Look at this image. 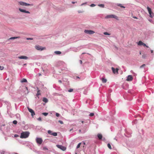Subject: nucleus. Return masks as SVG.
I'll return each instance as SVG.
<instances>
[{"instance_id": "nucleus-1", "label": "nucleus", "mask_w": 154, "mask_h": 154, "mask_svg": "<svg viewBox=\"0 0 154 154\" xmlns=\"http://www.w3.org/2000/svg\"><path fill=\"white\" fill-rule=\"evenodd\" d=\"M18 58L21 59H31L32 60H35L37 59L36 56H32L31 57H28L27 56H21L18 57Z\"/></svg>"}, {"instance_id": "nucleus-2", "label": "nucleus", "mask_w": 154, "mask_h": 154, "mask_svg": "<svg viewBox=\"0 0 154 154\" xmlns=\"http://www.w3.org/2000/svg\"><path fill=\"white\" fill-rule=\"evenodd\" d=\"M29 132L28 131L22 132L21 134L20 137L21 138H26L29 137Z\"/></svg>"}, {"instance_id": "nucleus-3", "label": "nucleus", "mask_w": 154, "mask_h": 154, "mask_svg": "<svg viewBox=\"0 0 154 154\" xmlns=\"http://www.w3.org/2000/svg\"><path fill=\"white\" fill-rule=\"evenodd\" d=\"M111 18H114L117 20H119L118 17L113 14L107 15L105 17L106 19H109Z\"/></svg>"}, {"instance_id": "nucleus-4", "label": "nucleus", "mask_w": 154, "mask_h": 154, "mask_svg": "<svg viewBox=\"0 0 154 154\" xmlns=\"http://www.w3.org/2000/svg\"><path fill=\"white\" fill-rule=\"evenodd\" d=\"M38 145H41L42 142L43 140L41 138L37 137L35 139Z\"/></svg>"}, {"instance_id": "nucleus-5", "label": "nucleus", "mask_w": 154, "mask_h": 154, "mask_svg": "<svg viewBox=\"0 0 154 154\" xmlns=\"http://www.w3.org/2000/svg\"><path fill=\"white\" fill-rule=\"evenodd\" d=\"M147 9L149 14L150 17L152 18L154 16V15L153 13L152 12L151 8H149V7H147Z\"/></svg>"}, {"instance_id": "nucleus-6", "label": "nucleus", "mask_w": 154, "mask_h": 154, "mask_svg": "<svg viewBox=\"0 0 154 154\" xmlns=\"http://www.w3.org/2000/svg\"><path fill=\"white\" fill-rule=\"evenodd\" d=\"M35 48L38 50L42 51L45 49V47H42L39 45H36L35 46Z\"/></svg>"}, {"instance_id": "nucleus-7", "label": "nucleus", "mask_w": 154, "mask_h": 154, "mask_svg": "<svg viewBox=\"0 0 154 154\" xmlns=\"http://www.w3.org/2000/svg\"><path fill=\"white\" fill-rule=\"evenodd\" d=\"M84 32L85 33L89 35L93 34L95 33V32L92 30H85Z\"/></svg>"}, {"instance_id": "nucleus-8", "label": "nucleus", "mask_w": 154, "mask_h": 154, "mask_svg": "<svg viewBox=\"0 0 154 154\" xmlns=\"http://www.w3.org/2000/svg\"><path fill=\"white\" fill-rule=\"evenodd\" d=\"M56 146L57 147L60 149L61 150H62L63 151H65L66 149V148L64 146H63L61 145H56Z\"/></svg>"}, {"instance_id": "nucleus-9", "label": "nucleus", "mask_w": 154, "mask_h": 154, "mask_svg": "<svg viewBox=\"0 0 154 154\" xmlns=\"http://www.w3.org/2000/svg\"><path fill=\"white\" fill-rule=\"evenodd\" d=\"M28 109L29 111L31 113L32 116L33 117V116L35 115V113L34 111L28 107Z\"/></svg>"}, {"instance_id": "nucleus-10", "label": "nucleus", "mask_w": 154, "mask_h": 154, "mask_svg": "<svg viewBox=\"0 0 154 154\" xmlns=\"http://www.w3.org/2000/svg\"><path fill=\"white\" fill-rule=\"evenodd\" d=\"M112 72L114 74H118V71L119 69L118 68H116L115 69L114 67H112Z\"/></svg>"}, {"instance_id": "nucleus-11", "label": "nucleus", "mask_w": 154, "mask_h": 154, "mask_svg": "<svg viewBox=\"0 0 154 154\" xmlns=\"http://www.w3.org/2000/svg\"><path fill=\"white\" fill-rule=\"evenodd\" d=\"M19 10L21 12H22L23 13H28V14L30 13V12L29 11H26L25 10L23 9H22L20 8H19Z\"/></svg>"}, {"instance_id": "nucleus-12", "label": "nucleus", "mask_w": 154, "mask_h": 154, "mask_svg": "<svg viewBox=\"0 0 154 154\" xmlns=\"http://www.w3.org/2000/svg\"><path fill=\"white\" fill-rule=\"evenodd\" d=\"M133 79L132 76L131 75H128L127 77L126 80L128 81H131Z\"/></svg>"}, {"instance_id": "nucleus-13", "label": "nucleus", "mask_w": 154, "mask_h": 154, "mask_svg": "<svg viewBox=\"0 0 154 154\" xmlns=\"http://www.w3.org/2000/svg\"><path fill=\"white\" fill-rule=\"evenodd\" d=\"M100 79L102 81V82L103 83H105L107 82V79H105L104 77L101 78L100 76Z\"/></svg>"}, {"instance_id": "nucleus-14", "label": "nucleus", "mask_w": 154, "mask_h": 154, "mask_svg": "<svg viewBox=\"0 0 154 154\" xmlns=\"http://www.w3.org/2000/svg\"><path fill=\"white\" fill-rule=\"evenodd\" d=\"M38 91H37V93L36 94V96H37L38 98H39V97H38V96L41 95V93H40V91L38 89V87H37Z\"/></svg>"}, {"instance_id": "nucleus-15", "label": "nucleus", "mask_w": 154, "mask_h": 154, "mask_svg": "<svg viewBox=\"0 0 154 154\" xmlns=\"http://www.w3.org/2000/svg\"><path fill=\"white\" fill-rule=\"evenodd\" d=\"M19 3L20 5H21L25 6H26V2H22V1H20V2H19Z\"/></svg>"}, {"instance_id": "nucleus-16", "label": "nucleus", "mask_w": 154, "mask_h": 154, "mask_svg": "<svg viewBox=\"0 0 154 154\" xmlns=\"http://www.w3.org/2000/svg\"><path fill=\"white\" fill-rule=\"evenodd\" d=\"M42 101L45 103H47L48 102V100L46 97H43Z\"/></svg>"}, {"instance_id": "nucleus-17", "label": "nucleus", "mask_w": 154, "mask_h": 154, "mask_svg": "<svg viewBox=\"0 0 154 154\" xmlns=\"http://www.w3.org/2000/svg\"><path fill=\"white\" fill-rule=\"evenodd\" d=\"M97 137L99 140H101L102 138V136L101 134H97Z\"/></svg>"}, {"instance_id": "nucleus-18", "label": "nucleus", "mask_w": 154, "mask_h": 154, "mask_svg": "<svg viewBox=\"0 0 154 154\" xmlns=\"http://www.w3.org/2000/svg\"><path fill=\"white\" fill-rule=\"evenodd\" d=\"M20 38V37H11L9 39L10 40H12V39H16L17 38Z\"/></svg>"}, {"instance_id": "nucleus-19", "label": "nucleus", "mask_w": 154, "mask_h": 154, "mask_svg": "<svg viewBox=\"0 0 154 154\" xmlns=\"http://www.w3.org/2000/svg\"><path fill=\"white\" fill-rule=\"evenodd\" d=\"M21 82L22 83L23 82H27V80L25 78H23L21 80Z\"/></svg>"}, {"instance_id": "nucleus-20", "label": "nucleus", "mask_w": 154, "mask_h": 154, "mask_svg": "<svg viewBox=\"0 0 154 154\" xmlns=\"http://www.w3.org/2000/svg\"><path fill=\"white\" fill-rule=\"evenodd\" d=\"M54 53L57 55H59L61 53V52L60 51H54Z\"/></svg>"}, {"instance_id": "nucleus-21", "label": "nucleus", "mask_w": 154, "mask_h": 154, "mask_svg": "<svg viewBox=\"0 0 154 154\" xmlns=\"http://www.w3.org/2000/svg\"><path fill=\"white\" fill-rule=\"evenodd\" d=\"M98 6L101 8H104V5L103 4H98L97 5Z\"/></svg>"}, {"instance_id": "nucleus-22", "label": "nucleus", "mask_w": 154, "mask_h": 154, "mask_svg": "<svg viewBox=\"0 0 154 154\" xmlns=\"http://www.w3.org/2000/svg\"><path fill=\"white\" fill-rule=\"evenodd\" d=\"M117 5L118 6H119L120 7L123 8H125V6H122V5L121 4H117Z\"/></svg>"}, {"instance_id": "nucleus-23", "label": "nucleus", "mask_w": 154, "mask_h": 154, "mask_svg": "<svg viewBox=\"0 0 154 154\" xmlns=\"http://www.w3.org/2000/svg\"><path fill=\"white\" fill-rule=\"evenodd\" d=\"M143 43L141 41H139L138 43V45H143Z\"/></svg>"}, {"instance_id": "nucleus-24", "label": "nucleus", "mask_w": 154, "mask_h": 154, "mask_svg": "<svg viewBox=\"0 0 154 154\" xmlns=\"http://www.w3.org/2000/svg\"><path fill=\"white\" fill-rule=\"evenodd\" d=\"M58 63L59 65V66H60L61 65H63V64H64V63L63 61H60L58 62Z\"/></svg>"}, {"instance_id": "nucleus-25", "label": "nucleus", "mask_w": 154, "mask_h": 154, "mask_svg": "<svg viewBox=\"0 0 154 154\" xmlns=\"http://www.w3.org/2000/svg\"><path fill=\"white\" fill-rule=\"evenodd\" d=\"M76 78L75 79H81V80H82L84 79V77H82V78L81 77H79V76L76 77Z\"/></svg>"}, {"instance_id": "nucleus-26", "label": "nucleus", "mask_w": 154, "mask_h": 154, "mask_svg": "<svg viewBox=\"0 0 154 154\" xmlns=\"http://www.w3.org/2000/svg\"><path fill=\"white\" fill-rule=\"evenodd\" d=\"M51 135H52L54 136H57V132H53L51 134Z\"/></svg>"}, {"instance_id": "nucleus-27", "label": "nucleus", "mask_w": 154, "mask_h": 154, "mask_svg": "<svg viewBox=\"0 0 154 154\" xmlns=\"http://www.w3.org/2000/svg\"><path fill=\"white\" fill-rule=\"evenodd\" d=\"M33 4H29L28 3H26V6H33Z\"/></svg>"}, {"instance_id": "nucleus-28", "label": "nucleus", "mask_w": 154, "mask_h": 154, "mask_svg": "<svg viewBox=\"0 0 154 154\" xmlns=\"http://www.w3.org/2000/svg\"><path fill=\"white\" fill-rule=\"evenodd\" d=\"M107 146L109 149H112V147H111V146L109 143L107 144Z\"/></svg>"}, {"instance_id": "nucleus-29", "label": "nucleus", "mask_w": 154, "mask_h": 154, "mask_svg": "<svg viewBox=\"0 0 154 154\" xmlns=\"http://www.w3.org/2000/svg\"><path fill=\"white\" fill-rule=\"evenodd\" d=\"M48 133L51 134H51H52V133H53L52 131L50 130H49L48 131Z\"/></svg>"}, {"instance_id": "nucleus-30", "label": "nucleus", "mask_w": 154, "mask_h": 154, "mask_svg": "<svg viewBox=\"0 0 154 154\" xmlns=\"http://www.w3.org/2000/svg\"><path fill=\"white\" fill-rule=\"evenodd\" d=\"M103 34L105 35H110V33H109L107 32H104Z\"/></svg>"}, {"instance_id": "nucleus-31", "label": "nucleus", "mask_w": 154, "mask_h": 154, "mask_svg": "<svg viewBox=\"0 0 154 154\" xmlns=\"http://www.w3.org/2000/svg\"><path fill=\"white\" fill-rule=\"evenodd\" d=\"M42 114L45 116H46L48 115V113L47 112H43L42 113Z\"/></svg>"}, {"instance_id": "nucleus-32", "label": "nucleus", "mask_w": 154, "mask_h": 154, "mask_svg": "<svg viewBox=\"0 0 154 154\" xmlns=\"http://www.w3.org/2000/svg\"><path fill=\"white\" fill-rule=\"evenodd\" d=\"M0 152L1 154H4L5 152V151L4 150H1Z\"/></svg>"}, {"instance_id": "nucleus-33", "label": "nucleus", "mask_w": 154, "mask_h": 154, "mask_svg": "<svg viewBox=\"0 0 154 154\" xmlns=\"http://www.w3.org/2000/svg\"><path fill=\"white\" fill-rule=\"evenodd\" d=\"M73 89H69L68 90V92H72L73 91Z\"/></svg>"}, {"instance_id": "nucleus-34", "label": "nucleus", "mask_w": 154, "mask_h": 154, "mask_svg": "<svg viewBox=\"0 0 154 154\" xmlns=\"http://www.w3.org/2000/svg\"><path fill=\"white\" fill-rule=\"evenodd\" d=\"M17 122L16 120H14L13 122V123L15 125H16L17 123Z\"/></svg>"}, {"instance_id": "nucleus-35", "label": "nucleus", "mask_w": 154, "mask_h": 154, "mask_svg": "<svg viewBox=\"0 0 154 154\" xmlns=\"http://www.w3.org/2000/svg\"><path fill=\"white\" fill-rule=\"evenodd\" d=\"M81 144V143H78V145H77V146H76V148H79Z\"/></svg>"}, {"instance_id": "nucleus-36", "label": "nucleus", "mask_w": 154, "mask_h": 154, "mask_svg": "<svg viewBox=\"0 0 154 154\" xmlns=\"http://www.w3.org/2000/svg\"><path fill=\"white\" fill-rule=\"evenodd\" d=\"M55 115L57 117H59L60 115L59 113L57 112L56 113Z\"/></svg>"}, {"instance_id": "nucleus-37", "label": "nucleus", "mask_w": 154, "mask_h": 154, "mask_svg": "<svg viewBox=\"0 0 154 154\" xmlns=\"http://www.w3.org/2000/svg\"><path fill=\"white\" fill-rule=\"evenodd\" d=\"M84 12L83 10H79L78 11V12L79 13H82Z\"/></svg>"}, {"instance_id": "nucleus-38", "label": "nucleus", "mask_w": 154, "mask_h": 154, "mask_svg": "<svg viewBox=\"0 0 154 154\" xmlns=\"http://www.w3.org/2000/svg\"><path fill=\"white\" fill-rule=\"evenodd\" d=\"M95 6H96V5L94 4H92L90 5V6L91 7H94Z\"/></svg>"}, {"instance_id": "nucleus-39", "label": "nucleus", "mask_w": 154, "mask_h": 154, "mask_svg": "<svg viewBox=\"0 0 154 154\" xmlns=\"http://www.w3.org/2000/svg\"><path fill=\"white\" fill-rule=\"evenodd\" d=\"M94 115V113H91L89 114V116H93Z\"/></svg>"}, {"instance_id": "nucleus-40", "label": "nucleus", "mask_w": 154, "mask_h": 154, "mask_svg": "<svg viewBox=\"0 0 154 154\" xmlns=\"http://www.w3.org/2000/svg\"><path fill=\"white\" fill-rule=\"evenodd\" d=\"M37 120L40 121H41L42 120V118L41 117H39L37 119Z\"/></svg>"}, {"instance_id": "nucleus-41", "label": "nucleus", "mask_w": 154, "mask_h": 154, "mask_svg": "<svg viewBox=\"0 0 154 154\" xmlns=\"http://www.w3.org/2000/svg\"><path fill=\"white\" fill-rule=\"evenodd\" d=\"M143 45L144 46H145V47H146L147 48H149V47H148V46L146 45L145 44V43H143Z\"/></svg>"}, {"instance_id": "nucleus-42", "label": "nucleus", "mask_w": 154, "mask_h": 154, "mask_svg": "<svg viewBox=\"0 0 154 154\" xmlns=\"http://www.w3.org/2000/svg\"><path fill=\"white\" fill-rule=\"evenodd\" d=\"M58 122H59L60 124H63V121H62L61 120L58 121Z\"/></svg>"}, {"instance_id": "nucleus-43", "label": "nucleus", "mask_w": 154, "mask_h": 154, "mask_svg": "<svg viewBox=\"0 0 154 154\" xmlns=\"http://www.w3.org/2000/svg\"><path fill=\"white\" fill-rule=\"evenodd\" d=\"M145 64H143L142 65H141V66H140V68H142L144 66H145Z\"/></svg>"}, {"instance_id": "nucleus-44", "label": "nucleus", "mask_w": 154, "mask_h": 154, "mask_svg": "<svg viewBox=\"0 0 154 154\" xmlns=\"http://www.w3.org/2000/svg\"><path fill=\"white\" fill-rule=\"evenodd\" d=\"M4 68V67L3 66H0V70H2Z\"/></svg>"}, {"instance_id": "nucleus-45", "label": "nucleus", "mask_w": 154, "mask_h": 154, "mask_svg": "<svg viewBox=\"0 0 154 154\" xmlns=\"http://www.w3.org/2000/svg\"><path fill=\"white\" fill-rule=\"evenodd\" d=\"M43 149L44 150H48V149L46 147H44L43 148Z\"/></svg>"}, {"instance_id": "nucleus-46", "label": "nucleus", "mask_w": 154, "mask_h": 154, "mask_svg": "<svg viewBox=\"0 0 154 154\" xmlns=\"http://www.w3.org/2000/svg\"><path fill=\"white\" fill-rule=\"evenodd\" d=\"M142 58H146V55H145V54H144V55H142Z\"/></svg>"}, {"instance_id": "nucleus-47", "label": "nucleus", "mask_w": 154, "mask_h": 154, "mask_svg": "<svg viewBox=\"0 0 154 154\" xmlns=\"http://www.w3.org/2000/svg\"><path fill=\"white\" fill-rule=\"evenodd\" d=\"M19 137V135L17 134H15L14 135V137Z\"/></svg>"}, {"instance_id": "nucleus-48", "label": "nucleus", "mask_w": 154, "mask_h": 154, "mask_svg": "<svg viewBox=\"0 0 154 154\" xmlns=\"http://www.w3.org/2000/svg\"><path fill=\"white\" fill-rule=\"evenodd\" d=\"M148 20L151 23H152V19H148Z\"/></svg>"}, {"instance_id": "nucleus-49", "label": "nucleus", "mask_w": 154, "mask_h": 154, "mask_svg": "<svg viewBox=\"0 0 154 154\" xmlns=\"http://www.w3.org/2000/svg\"><path fill=\"white\" fill-rule=\"evenodd\" d=\"M25 88L28 91H27V93H28L29 92V91H28V88L27 87H25Z\"/></svg>"}, {"instance_id": "nucleus-50", "label": "nucleus", "mask_w": 154, "mask_h": 154, "mask_svg": "<svg viewBox=\"0 0 154 154\" xmlns=\"http://www.w3.org/2000/svg\"><path fill=\"white\" fill-rule=\"evenodd\" d=\"M133 18H134V19H138V18L136 17H135V16H133Z\"/></svg>"}, {"instance_id": "nucleus-51", "label": "nucleus", "mask_w": 154, "mask_h": 154, "mask_svg": "<svg viewBox=\"0 0 154 154\" xmlns=\"http://www.w3.org/2000/svg\"><path fill=\"white\" fill-rule=\"evenodd\" d=\"M26 39L27 40H32V39H33L32 38H26Z\"/></svg>"}, {"instance_id": "nucleus-52", "label": "nucleus", "mask_w": 154, "mask_h": 154, "mask_svg": "<svg viewBox=\"0 0 154 154\" xmlns=\"http://www.w3.org/2000/svg\"><path fill=\"white\" fill-rule=\"evenodd\" d=\"M79 62L81 64H82V60H79Z\"/></svg>"}, {"instance_id": "nucleus-53", "label": "nucleus", "mask_w": 154, "mask_h": 154, "mask_svg": "<svg viewBox=\"0 0 154 154\" xmlns=\"http://www.w3.org/2000/svg\"><path fill=\"white\" fill-rule=\"evenodd\" d=\"M150 51H151V52L152 53H153V50H150Z\"/></svg>"}, {"instance_id": "nucleus-54", "label": "nucleus", "mask_w": 154, "mask_h": 154, "mask_svg": "<svg viewBox=\"0 0 154 154\" xmlns=\"http://www.w3.org/2000/svg\"><path fill=\"white\" fill-rule=\"evenodd\" d=\"M58 82H60V83H61V82H62V81H61V80H59L58 81Z\"/></svg>"}, {"instance_id": "nucleus-55", "label": "nucleus", "mask_w": 154, "mask_h": 154, "mask_svg": "<svg viewBox=\"0 0 154 154\" xmlns=\"http://www.w3.org/2000/svg\"><path fill=\"white\" fill-rule=\"evenodd\" d=\"M86 4V3H82V4H81V5H84V4Z\"/></svg>"}, {"instance_id": "nucleus-56", "label": "nucleus", "mask_w": 154, "mask_h": 154, "mask_svg": "<svg viewBox=\"0 0 154 154\" xmlns=\"http://www.w3.org/2000/svg\"><path fill=\"white\" fill-rule=\"evenodd\" d=\"M79 133H81V130H79Z\"/></svg>"}, {"instance_id": "nucleus-57", "label": "nucleus", "mask_w": 154, "mask_h": 154, "mask_svg": "<svg viewBox=\"0 0 154 154\" xmlns=\"http://www.w3.org/2000/svg\"><path fill=\"white\" fill-rule=\"evenodd\" d=\"M5 140H7V137H5Z\"/></svg>"}, {"instance_id": "nucleus-58", "label": "nucleus", "mask_w": 154, "mask_h": 154, "mask_svg": "<svg viewBox=\"0 0 154 154\" xmlns=\"http://www.w3.org/2000/svg\"><path fill=\"white\" fill-rule=\"evenodd\" d=\"M5 125L4 124H3L1 126H4Z\"/></svg>"}, {"instance_id": "nucleus-59", "label": "nucleus", "mask_w": 154, "mask_h": 154, "mask_svg": "<svg viewBox=\"0 0 154 154\" xmlns=\"http://www.w3.org/2000/svg\"><path fill=\"white\" fill-rule=\"evenodd\" d=\"M72 3H73V4H74V3H75V2H72Z\"/></svg>"}, {"instance_id": "nucleus-60", "label": "nucleus", "mask_w": 154, "mask_h": 154, "mask_svg": "<svg viewBox=\"0 0 154 154\" xmlns=\"http://www.w3.org/2000/svg\"><path fill=\"white\" fill-rule=\"evenodd\" d=\"M83 122H84V121H82V123H83Z\"/></svg>"}, {"instance_id": "nucleus-61", "label": "nucleus", "mask_w": 154, "mask_h": 154, "mask_svg": "<svg viewBox=\"0 0 154 154\" xmlns=\"http://www.w3.org/2000/svg\"><path fill=\"white\" fill-rule=\"evenodd\" d=\"M114 139H115V140H117L116 139V138H114Z\"/></svg>"}, {"instance_id": "nucleus-62", "label": "nucleus", "mask_w": 154, "mask_h": 154, "mask_svg": "<svg viewBox=\"0 0 154 154\" xmlns=\"http://www.w3.org/2000/svg\"><path fill=\"white\" fill-rule=\"evenodd\" d=\"M11 154H15V152L12 153Z\"/></svg>"}, {"instance_id": "nucleus-63", "label": "nucleus", "mask_w": 154, "mask_h": 154, "mask_svg": "<svg viewBox=\"0 0 154 154\" xmlns=\"http://www.w3.org/2000/svg\"><path fill=\"white\" fill-rule=\"evenodd\" d=\"M15 154H18L17 153L15 152Z\"/></svg>"}, {"instance_id": "nucleus-64", "label": "nucleus", "mask_w": 154, "mask_h": 154, "mask_svg": "<svg viewBox=\"0 0 154 154\" xmlns=\"http://www.w3.org/2000/svg\"><path fill=\"white\" fill-rule=\"evenodd\" d=\"M131 72H132L133 71H132V70H131Z\"/></svg>"}]
</instances>
